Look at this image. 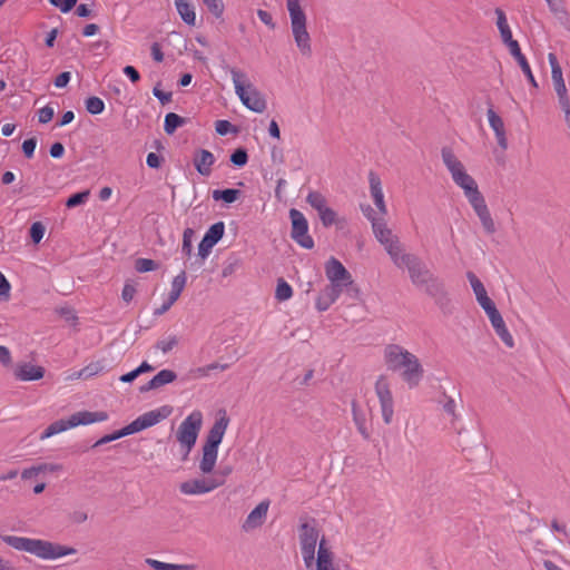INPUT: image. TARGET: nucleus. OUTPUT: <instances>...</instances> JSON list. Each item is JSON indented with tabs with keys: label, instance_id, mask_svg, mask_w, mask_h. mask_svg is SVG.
<instances>
[{
	"label": "nucleus",
	"instance_id": "obj_33",
	"mask_svg": "<svg viewBox=\"0 0 570 570\" xmlns=\"http://www.w3.org/2000/svg\"><path fill=\"white\" fill-rule=\"evenodd\" d=\"M187 282V276L184 271H181L177 276L174 277L171 282V289L168 295L171 298V302H176L180 294L183 293Z\"/></svg>",
	"mask_w": 570,
	"mask_h": 570
},
{
	"label": "nucleus",
	"instance_id": "obj_52",
	"mask_svg": "<svg viewBox=\"0 0 570 570\" xmlns=\"http://www.w3.org/2000/svg\"><path fill=\"white\" fill-rule=\"evenodd\" d=\"M494 332L507 346L512 347L514 345L513 337L505 324L501 327L495 328Z\"/></svg>",
	"mask_w": 570,
	"mask_h": 570
},
{
	"label": "nucleus",
	"instance_id": "obj_58",
	"mask_svg": "<svg viewBox=\"0 0 570 570\" xmlns=\"http://www.w3.org/2000/svg\"><path fill=\"white\" fill-rule=\"evenodd\" d=\"M135 294H136V287L135 285L131 283V282H127L125 285H124V288H122V292H121V298L126 302V303H129L132 301V298L135 297Z\"/></svg>",
	"mask_w": 570,
	"mask_h": 570
},
{
	"label": "nucleus",
	"instance_id": "obj_57",
	"mask_svg": "<svg viewBox=\"0 0 570 570\" xmlns=\"http://www.w3.org/2000/svg\"><path fill=\"white\" fill-rule=\"evenodd\" d=\"M550 11L557 16L566 14V8L563 6V0H546Z\"/></svg>",
	"mask_w": 570,
	"mask_h": 570
},
{
	"label": "nucleus",
	"instance_id": "obj_47",
	"mask_svg": "<svg viewBox=\"0 0 570 570\" xmlns=\"http://www.w3.org/2000/svg\"><path fill=\"white\" fill-rule=\"evenodd\" d=\"M230 161L237 166V167H243L247 164L248 161V155H247V151L243 148H238L236 149L232 155H230Z\"/></svg>",
	"mask_w": 570,
	"mask_h": 570
},
{
	"label": "nucleus",
	"instance_id": "obj_62",
	"mask_svg": "<svg viewBox=\"0 0 570 570\" xmlns=\"http://www.w3.org/2000/svg\"><path fill=\"white\" fill-rule=\"evenodd\" d=\"M71 75L69 71H63L60 75H58L55 79V86L57 88H65L69 81H70Z\"/></svg>",
	"mask_w": 570,
	"mask_h": 570
},
{
	"label": "nucleus",
	"instance_id": "obj_40",
	"mask_svg": "<svg viewBox=\"0 0 570 570\" xmlns=\"http://www.w3.org/2000/svg\"><path fill=\"white\" fill-rule=\"evenodd\" d=\"M548 61L551 67V77H552L553 83L562 81L563 80L562 69L559 65L557 56L553 52H550L548 55Z\"/></svg>",
	"mask_w": 570,
	"mask_h": 570
},
{
	"label": "nucleus",
	"instance_id": "obj_5",
	"mask_svg": "<svg viewBox=\"0 0 570 570\" xmlns=\"http://www.w3.org/2000/svg\"><path fill=\"white\" fill-rule=\"evenodd\" d=\"M228 424L229 417L226 415V412H223V415L215 421L208 431L203 445V456L199 462V470L204 474H209L214 471L218 455V446L222 443Z\"/></svg>",
	"mask_w": 570,
	"mask_h": 570
},
{
	"label": "nucleus",
	"instance_id": "obj_20",
	"mask_svg": "<svg viewBox=\"0 0 570 570\" xmlns=\"http://www.w3.org/2000/svg\"><path fill=\"white\" fill-rule=\"evenodd\" d=\"M315 570H337L334 563V553L322 538L318 542L317 557L314 560Z\"/></svg>",
	"mask_w": 570,
	"mask_h": 570
},
{
	"label": "nucleus",
	"instance_id": "obj_44",
	"mask_svg": "<svg viewBox=\"0 0 570 570\" xmlns=\"http://www.w3.org/2000/svg\"><path fill=\"white\" fill-rule=\"evenodd\" d=\"M89 195H90L89 190L76 193L67 199L66 206L68 208H73L76 206L82 205L87 202V199L89 198Z\"/></svg>",
	"mask_w": 570,
	"mask_h": 570
},
{
	"label": "nucleus",
	"instance_id": "obj_56",
	"mask_svg": "<svg viewBox=\"0 0 570 570\" xmlns=\"http://www.w3.org/2000/svg\"><path fill=\"white\" fill-rule=\"evenodd\" d=\"M37 147L36 138L26 139L22 142V151L27 158H32Z\"/></svg>",
	"mask_w": 570,
	"mask_h": 570
},
{
	"label": "nucleus",
	"instance_id": "obj_23",
	"mask_svg": "<svg viewBox=\"0 0 570 570\" xmlns=\"http://www.w3.org/2000/svg\"><path fill=\"white\" fill-rule=\"evenodd\" d=\"M487 116H488L489 125L492 128V130L494 131L498 145L502 149H507L508 139L505 136V128H504V122H503L502 118L499 115H497L493 109H489L487 112Z\"/></svg>",
	"mask_w": 570,
	"mask_h": 570
},
{
	"label": "nucleus",
	"instance_id": "obj_4",
	"mask_svg": "<svg viewBox=\"0 0 570 570\" xmlns=\"http://www.w3.org/2000/svg\"><path fill=\"white\" fill-rule=\"evenodd\" d=\"M294 42L304 57L312 55V38L307 30V16L301 0H286Z\"/></svg>",
	"mask_w": 570,
	"mask_h": 570
},
{
	"label": "nucleus",
	"instance_id": "obj_28",
	"mask_svg": "<svg viewBox=\"0 0 570 570\" xmlns=\"http://www.w3.org/2000/svg\"><path fill=\"white\" fill-rule=\"evenodd\" d=\"M229 366H230V364H228V363L213 362L205 366H199V367L190 370L189 375L193 379H200V377H205V376H210L216 371H225V370L229 368Z\"/></svg>",
	"mask_w": 570,
	"mask_h": 570
},
{
	"label": "nucleus",
	"instance_id": "obj_34",
	"mask_svg": "<svg viewBox=\"0 0 570 570\" xmlns=\"http://www.w3.org/2000/svg\"><path fill=\"white\" fill-rule=\"evenodd\" d=\"M146 563L149 564L154 570H194V564H174L166 563L155 559H147Z\"/></svg>",
	"mask_w": 570,
	"mask_h": 570
},
{
	"label": "nucleus",
	"instance_id": "obj_29",
	"mask_svg": "<svg viewBox=\"0 0 570 570\" xmlns=\"http://www.w3.org/2000/svg\"><path fill=\"white\" fill-rule=\"evenodd\" d=\"M414 259V268L411 269V266L407 264H395L397 267H406L413 283H425L429 279V272L424 268L422 263L413 256Z\"/></svg>",
	"mask_w": 570,
	"mask_h": 570
},
{
	"label": "nucleus",
	"instance_id": "obj_45",
	"mask_svg": "<svg viewBox=\"0 0 570 570\" xmlns=\"http://www.w3.org/2000/svg\"><path fill=\"white\" fill-rule=\"evenodd\" d=\"M158 265L149 258H138L135 262V268L139 273H147L157 269Z\"/></svg>",
	"mask_w": 570,
	"mask_h": 570
},
{
	"label": "nucleus",
	"instance_id": "obj_42",
	"mask_svg": "<svg viewBox=\"0 0 570 570\" xmlns=\"http://www.w3.org/2000/svg\"><path fill=\"white\" fill-rule=\"evenodd\" d=\"M86 109L91 115H99L105 110V102L99 97H90L86 100Z\"/></svg>",
	"mask_w": 570,
	"mask_h": 570
},
{
	"label": "nucleus",
	"instance_id": "obj_54",
	"mask_svg": "<svg viewBox=\"0 0 570 570\" xmlns=\"http://www.w3.org/2000/svg\"><path fill=\"white\" fill-rule=\"evenodd\" d=\"M144 429L141 428L140 423H139V420L138 417L135 419L131 423H129L128 425L124 426L122 429L119 430V434H121V436H127V435H130V434H134V433H138L140 431H142Z\"/></svg>",
	"mask_w": 570,
	"mask_h": 570
},
{
	"label": "nucleus",
	"instance_id": "obj_63",
	"mask_svg": "<svg viewBox=\"0 0 570 570\" xmlns=\"http://www.w3.org/2000/svg\"><path fill=\"white\" fill-rule=\"evenodd\" d=\"M215 129H216L217 134L224 136L230 131L232 124L228 120H217L215 122Z\"/></svg>",
	"mask_w": 570,
	"mask_h": 570
},
{
	"label": "nucleus",
	"instance_id": "obj_49",
	"mask_svg": "<svg viewBox=\"0 0 570 570\" xmlns=\"http://www.w3.org/2000/svg\"><path fill=\"white\" fill-rule=\"evenodd\" d=\"M214 246L215 244L213 242L207 239L205 236L203 237L202 242L198 245V256L202 258L203 262L208 257Z\"/></svg>",
	"mask_w": 570,
	"mask_h": 570
},
{
	"label": "nucleus",
	"instance_id": "obj_17",
	"mask_svg": "<svg viewBox=\"0 0 570 570\" xmlns=\"http://www.w3.org/2000/svg\"><path fill=\"white\" fill-rule=\"evenodd\" d=\"M494 12L497 16V27L500 31L501 39L503 43L508 47L509 51L511 52L520 48L519 42L514 40L512 37V31L508 23V19L504 11L500 8H497Z\"/></svg>",
	"mask_w": 570,
	"mask_h": 570
},
{
	"label": "nucleus",
	"instance_id": "obj_46",
	"mask_svg": "<svg viewBox=\"0 0 570 570\" xmlns=\"http://www.w3.org/2000/svg\"><path fill=\"white\" fill-rule=\"evenodd\" d=\"M352 410H353V415H354V422H355V424L357 426L358 432L362 434V436L364 439L367 440L370 438V433H368V431L366 429V425H365V419L357 414L355 402L352 403Z\"/></svg>",
	"mask_w": 570,
	"mask_h": 570
},
{
	"label": "nucleus",
	"instance_id": "obj_12",
	"mask_svg": "<svg viewBox=\"0 0 570 570\" xmlns=\"http://www.w3.org/2000/svg\"><path fill=\"white\" fill-rule=\"evenodd\" d=\"M375 393L380 401L383 421L385 424H391L394 415V399L386 376H379L375 382Z\"/></svg>",
	"mask_w": 570,
	"mask_h": 570
},
{
	"label": "nucleus",
	"instance_id": "obj_8",
	"mask_svg": "<svg viewBox=\"0 0 570 570\" xmlns=\"http://www.w3.org/2000/svg\"><path fill=\"white\" fill-rule=\"evenodd\" d=\"M325 275L330 282L327 287L337 289L341 294L344 291H354L358 293L357 287L354 285L353 277L351 273L345 268V266L335 257H331L325 263Z\"/></svg>",
	"mask_w": 570,
	"mask_h": 570
},
{
	"label": "nucleus",
	"instance_id": "obj_64",
	"mask_svg": "<svg viewBox=\"0 0 570 570\" xmlns=\"http://www.w3.org/2000/svg\"><path fill=\"white\" fill-rule=\"evenodd\" d=\"M146 163L150 168H159L161 165V157L156 153H149Z\"/></svg>",
	"mask_w": 570,
	"mask_h": 570
},
{
	"label": "nucleus",
	"instance_id": "obj_1",
	"mask_svg": "<svg viewBox=\"0 0 570 570\" xmlns=\"http://www.w3.org/2000/svg\"><path fill=\"white\" fill-rule=\"evenodd\" d=\"M442 161L449 171L453 183L462 189L465 198L479 217L482 227L488 234L495 232V225L491 217L483 195L479 190L476 180L468 173L464 164L450 148L441 151Z\"/></svg>",
	"mask_w": 570,
	"mask_h": 570
},
{
	"label": "nucleus",
	"instance_id": "obj_10",
	"mask_svg": "<svg viewBox=\"0 0 570 570\" xmlns=\"http://www.w3.org/2000/svg\"><path fill=\"white\" fill-rule=\"evenodd\" d=\"M389 368L397 373L410 389L417 386L424 374L419 358H389Z\"/></svg>",
	"mask_w": 570,
	"mask_h": 570
},
{
	"label": "nucleus",
	"instance_id": "obj_31",
	"mask_svg": "<svg viewBox=\"0 0 570 570\" xmlns=\"http://www.w3.org/2000/svg\"><path fill=\"white\" fill-rule=\"evenodd\" d=\"M70 428H73L70 424V417L68 420H58L51 423L40 435L41 440L51 438L58 433H61Z\"/></svg>",
	"mask_w": 570,
	"mask_h": 570
},
{
	"label": "nucleus",
	"instance_id": "obj_53",
	"mask_svg": "<svg viewBox=\"0 0 570 570\" xmlns=\"http://www.w3.org/2000/svg\"><path fill=\"white\" fill-rule=\"evenodd\" d=\"M494 332L507 346L512 347L514 345L513 337L505 324L501 327L495 328Z\"/></svg>",
	"mask_w": 570,
	"mask_h": 570
},
{
	"label": "nucleus",
	"instance_id": "obj_19",
	"mask_svg": "<svg viewBox=\"0 0 570 570\" xmlns=\"http://www.w3.org/2000/svg\"><path fill=\"white\" fill-rule=\"evenodd\" d=\"M269 508L268 501H262L258 503L247 515L246 520L244 521L242 528L244 531H250L258 527H261L267 515V511Z\"/></svg>",
	"mask_w": 570,
	"mask_h": 570
},
{
	"label": "nucleus",
	"instance_id": "obj_25",
	"mask_svg": "<svg viewBox=\"0 0 570 570\" xmlns=\"http://www.w3.org/2000/svg\"><path fill=\"white\" fill-rule=\"evenodd\" d=\"M106 368V365L102 364V361L98 360L96 362H91L86 367L79 370V371H71L67 379L68 380H87L100 372H102Z\"/></svg>",
	"mask_w": 570,
	"mask_h": 570
},
{
	"label": "nucleus",
	"instance_id": "obj_59",
	"mask_svg": "<svg viewBox=\"0 0 570 570\" xmlns=\"http://www.w3.org/2000/svg\"><path fill=\"white\" fill-rule=\"evenodd\" d=\"M49 1L52 6L59 8L62 12L70 11L77 2V0H49Z\"/></svg>",
	"mask_w": 570,
	"mask_h": 570
},
{
	"label": "nucleus",
	"instance_id": "obj_16",
	"mask_svg": "<svg viewBox=\"0 0 570 570\" xmlns=\"http://www.w3.org/2000/svg\"><path fill=\"white\" fill-rule=\"evenodd\" d=\"M45 373L43 366L32 362H20L13 368V376L19 381H38L45 376Z\"/></svg>",
	"mask_w": 570,
	"mask_h": 570
},
{
	"label": "nucleus",
	"instance_id": "obj_51",
	"mask_svg": "<svg viewBox=\"0 0 570 570\" xmlns=\"http://www.w3.org/2000/svg\"><path fill=\"white\" fill-rule=\"evenodd\" d=\"M485 314H487L493 330L501 327L505 324L503 317L501 316V314L497 307L487 312Z\"/></svg>",
	"mask_w": 570,
	"mask_h": 570
},
{
	"label": "nucleus",
	"instance_id": "obj_14",
	"mask_svg": "<svg viewBox=\"0 0 570 570\" xmlns=\"http://www.w3.org/2000/svg\"><path fill=\"white\" fill-rule=\"evenodd\" d=\"M306 202L317 212L320 219L325 227L336 223V213L327 206L326 197L320 191H311L306 197Z\"/></svg>",
	"mask_w": 570,
	"mask_h": 570
},
{
	"label": "nucleus",
	"instance_id": "obj_39",
	"mask_svg": "<svg viewBox=\"0 0 570 570\" xmlns=\"http://www.w3.org/2000/svg\"><path fill=\"white\" fill-rule=\"evenodd\" d=\"M225 232V225L223 222L215 223L209 227V229L206 232L205 237L213 242L215 245L218 240L222 239Z\"/></svg>",
	"mask_w": 570,
	"mask_h": 570
},
{
	"label": "nucleus",
	"instance_id": "obj_15",
	"mask_svg": "<svg viewBox=\"0 0 570 570\" xmlns=\"http://www.w3.org/2000/svg\"><path fill=\"white\" fill-rule=\"evenodd\" d=\"M368 189L370 197L375 205V213L379 217H385L387 215V205L384 197L383 185L380 176L374 173H368Z\"/></svg>",
	"mask_w": 570,
	"mask_h": 570
},
{
	"label": "nucleus",
	"instance_id": "obj_41",
	"mask_svg": "<svg viewBox=\"0 0 570 570\" xmlns=\"http://www.w3.org/2000/svg\"><path fill=\"white\" fill-rule=\"evenodd\" d=\"M194 230L191 228H186L183 233V244H181V253L189 258L193 253V238Z\"/></svg>",
	"mask_w": 570,
	"mask_h": 570
},
{
	"label": "nucleus",
	"instance_id": "obj_21",
	"mask_svg": "<svg viewBox=\"0 0 570 570\" xmlns=\"http://www.w3.org/2000/svg\"><path fill=\"white\" fill-rule=\"evenodd\" d=\"M194 166L196 170L205 177H208L212 174V167L216 161V158L213 153L207 149H199L194 155Z\"/></svg>",
	"mask_w": 570,
	"mask_h": 570
},
{
	"label": "nucleus",
	"instance_id": "obj_37",
	"mask_svg": "<svg viewBox=\"0 0 570 570\" xmlns=\"http://www.w3.org/2000/svg\"><path fill=\"white\" fill-rule=\"evenodd\" d=\"M208 12L216 19H220L225 12L224 0H202Z\"/></svg>",
	"mask_w": 570,
	"mask_h": 570
},
{
	"label": "nucleus",
	"instance_id": "obj_50",
	"mask_svg": "<svg viewBox=\"0 0 570 570\" xmlns=\"http://www.w3.org/2000/svg\"><path fill=\"white\" fill-rule=\"evenodd\" d=\"M178 341L175 336H169L157 344V348L160 353L166 354L173 351V348L177 345Z\"/></svg>",
	"mask_w": 570,
	"mask_h": 570
},
{
	"label": "nucleus",
	"instance_id": "obj_26",
	"mask_svg": "<svg viewBox=\"0 0 570 570\" xmlns=\"http://www.w3.org/2000/svg\"><path fill=\"white\" fill-rule=\"evenodd\" d=\"M340 296L341 293L337 292V289L330 288L326 286L316 298L315 306L317 311H327L331 307V305L338 299Z\"/></svg>",
	"mask_w": 570,
	"mask_h": 570
},
{
	"label": "nucleus",
	"instance_id": "obj_7",
	"mask_svg": "<svg viewBox=\"0 0 570 570\" xmlns=\"http://www.w3.org/2000/svg\"><path fill=\"white\" fill-rule=\"evenodd\" d=\"M203 425V413L198 410L193 411L178 426L176 439L183 452V461L187 460L189 453L196 444L198 434Z\"/></svg>",
	"mask_w": 570,
	"mask_h": 570
},
{
	"label": "nucleus",
	"instance_id": "obj_43",
	"mask_svg": "<svg viewBox=\"0 0 570 570\" xmlns=\"http://www.w3.org/2000/svg\"><path fill=\"white\" fill-rule=\"evenodd\" d=\"M466 277H468L469 283H470V285H471V287L473 289L475 298L487 294V289H485V287L483 285V283L476 277V275L474 273L469 272L466 274Z\"/></svg>",
	"mask_w": 570,
	"mask_h": 570
},
{
	"label": "nucleus",
	"instance_id": "obj_13",
	"mask_svg": "<svg viewBox=\"0 0 570 570\" xmlns=\"http://www.w3.org/2000/svg\"><path fill=\"white\" fill-rule=\"evenodd\" d=\"M224 484V479L202 478L180 483L179 490L187 495L205 494Z\"/></svg>",
	"mask_w": 570,
	"mask_h": 570
},
{
	"label": "nucleus",
	"instance_id": "obj_18",
	"mask_svg": "<svg viewBox=\"0 0 570 570\" xmlns=\"http://www.w3.org/2000/svg\"><path fill=\"white\" fill-rule=\"evenodd\" d=\"M173 411H174V409L171 405H163L158 409L148 411V412L139 415L138 420H139L141 428L145 430V429L151 428V426L158 424L159 422H161L163 420H166L167 417H169L171 415Z\"/></svg>",
	"mask_w": 570,
	"mask_h": 570
},
{
	"label": "nucleus",
	"instance_id": "obj_2",
	"mask_svg": "<svg viewBox=\"0 0 570 570\" xmlns=\"http://www.w3.org/2000/svg\"><path fill=\"white\" fill-rule=\"evenodd\" d=\"M363 215L370 220L373 234L377 242L384 246L394 264H407L414 268L413 255L404 253L400 239L387 227L385 217L376 216L374 208L370 205L361 206Z\"/></svg>",
	"mask_w": 570,
	"mask_h": 570
},
{
	"label": "nucleus",
	"instance_id": "obj_27",
	"mask_svg": "<svg viewBox=\"0 0 570 570\" xmlns=\"http://www.w3.org/2000/svg\"><path fill=\"white\" fill-rule=\"evenodd\" d=\"M175 7L179 17L186 24L190 27H194L196 24L195 7L188 0L179 2L176 1Z\"/></svg>",
	"mask_w": 570,
	"mask_h": 570
},
{
	"label": "nucleus",
	"instance_id": "obj_32",
	"mask_svg": "<svg viewBox=\"0 0 570 570\" xmlns=\"http://www.w3.org/2000/svg\"><path fill=\"white\" fill-rule=\"evenodd\" d=\"M438 403L442 406L443 412L452 419V421H455L459 417L456 414V402L452 396L443 392L439 397Z\"/></svg>",
	"mask_w": 570,
	"mask_h": 570
},
{
	"label": "nucleus",
	"instance_id": "obj_6",
	"mask_svg": "<svg viewBox=\"0 0 570 570\" xmlns=\"http://www.w3.org/2000/svg\"><path fill=\"white\" fill-rule=\"evenodd\" d=\"M230 76L235 92L242 104L254 112H264L267 107L266 100L259 90L247 79L246 73L239 69L232 68Z\"/></svg>",
	"mask_w": 570,
	"mask_h": 570
},
{
	"label": "nucleus",
	"instance_id": "obj_48",
	"mask_svg": "<svg viewBox=\"0 0 570 570\" xmlns=\"http://www.w3.org/2000/svg\"><path fill=\"white\" fill-rule=\"evenodd\" d=\"M46 228L40 222H36L31 225L30 237L33 243L38 244L45 236Z\"/></svg>",
	"mask_w": 570,
	"mask_h": 570
},
{
	"label": "nucleus",
	"instance_id": "obj_38",
	"mask_svg": "<svg viewBox=\"0 0 570 570\" xmlns=\"http://www.w3.org/2000/svg\"><path fill=\"white\" fill-rule=\"evenodd\" d=\"M293 296V289L291 285L284 281L278 279L276 291H275V297L279 302H284L289 299Z\"/></svg>",
	"mask_w": 570,
	"mask_h": 570
},
{
	"label": "nucleus",
	"instance_id": "obj_61",
	"mask_svg": "<svg viewBox=\"0 0 570 570\" xmlns=\"http://www.w3.org/2000/svg\"><path fill=\"white\" fill-rule=\"evenodd\" d=\"M476 302L479 303V305L483 308V311L485 313L495 308V304L489 297L488 293L482 296L476 297Z\"/></svg>",
	"mask_w": 570,
	"mask_h": 570
},
{
	"label": "nucleus",
	"instance_id": "obj_36",
	"mask_svg": "<svg viewBox=\"0 0 570 570\" xmlns=\"http://www.w3.org/2000/svg\"><path fill=\"white\" fill-rule=\"evenodd\" d=\"M183 124L184 119L179 115L175 112H169L165 117L164 129L168 135H171Z\"/></svg>",
	"mask_w": 570,
	"mask_h": 570
},
{
	"label": "nucleus",
	"instance_id": "obj_55",
	"mask_svg": "<svg viewBox=\"0 0 570 570\" xmlns=\"http://www.w3.org/2000/svg\"><path fill=\"white\" fill-rule=\"evenodd\" d=\"M55 115V109L50 106H45L38 110V121L40 124L49 122Z\"/></svg>",
	"mask_w": 570,
	"mask_h": 570
},
{
	"label": "nucleus",
	"instance_id": "obj_22",
	"mask_svg": "<svg viewBox=\"0 0 570 570\" xmlns=\"http://www.w3.org/2000/svg\"><path fill=\"white\" fill-rule=\"evenodd\" d=\"M106 420H108V413L105 411H80L70 416V424L76 428L78 425H87L96 422H104Z\"/></svg>",
	"mask_w": 570,
	"mask_h": 570
},
{
	"label": "nucleus",
	"instance_id": "obj_30",
	"mask_svg": "<svg viewBox=\"0 0 570 570\" xmlns=\"http://www.w3.org/2000/svg\"><path fill=\"white\" fill-rule=\"evenodd\" d=\"M510 53L513 56V58L519 63L520 68L522 69L525 77L528 78L529 82L533 87H538V82L532 73L531 67H530L525 56L521 52V49L518 48V49L511 51Z\"/></svg>",
	"mask_w": 570,
	"mask_h": 570
},
{
	"label": "nucleus",
	"instance_id": "obj_3",
	"mask_svg": "<svg viewBox=\"0 0 570 570\" xmlns=\"http://www.w3.org/2000/svg\"><path fill=\"white\" fill-rule=\"evenodd\" d=\"M2 542L16 550L29 552L43 560H55L77 552L72 547L17 535H2Z\"/></svg>",
	"mask_w": 570,
	"mask_h": 570
},
{
	"label": "nucleus",
	"instance_id": "obj_24",
	"mask_svg": "<svg viewBox=\"0 0 570 570\" xmlns=\"http://www.w3.org/2000/svg\"><path fill=\"white\" fill-rule=\"evenodd\" d=\"M177 375L171 370H161L158 372L147 384L141 385L139 391L141 393L148 392L150 390H155L161 387L168 383H171L176 380Z\"/></svg>",
	"mask_w": 570,
	"mask_h": 570
},
{
	"label": "nucleus",
	"instance_id": "obj_60",
	"mask_svg": "<svg viewBox=\"0 0 570 570\" xmlns=\"http://www.w3.org/2000/svg\"><path fill=\"white\" fill-rule=\"evenodd\" d=\"M385 356H411V354L399 345H390L386 347Z\"/></svg>",
	"mask_w": 570,
	"mask_h": 570
},
{
	"label": "nucleus",
	"instance_id": "obj_11",
	"mask_svg": "<svg viewBox=\"0 0 570 570\" xmlns=\"http://www.w3.org/2000/svg\"><path fill=\"white\" fill-rule=\"evenodd\" d=\"M292 223L291 236L303 248L311 249L314 247V240L308 234V223L303 213L292 208L289 210Z\"/></svg>",
	"mask_w": 570,
	"mask_h": 570
},
{
	"label": "nucleus",
	"instance_id": "obj_35",
	"mask_svg": "<svg viewBox=\"0 0 570 570\" xmlns=\"http://www.w3.org/2000/svg\"><path fill=\"white\" fill-rule=\"evenodd\" d=\"M240 195V191L238 189H232V188H228V189H223V190H214L213 191V198L215 200H223L227 204H232L234 202L237 200V198L239 197Z\"/></svg>",
	"mask_w": 570,
	"mask_h": 570
},
{
	"label": "nucleus",
	"instance_id": "obj_9",
	"mask_svg": "<svg viewBox=\"0 0 570 570\" xmlns=\"http://www.w3.org/2000/svg\"><path fill=\"white\" fill-rule=\"evenodd\" d=\"M318 529L314 519L301 523L298 528V539L304 564L307 569H313L315 560V549L318 541Z\"/></svg>",
	"mask_w": 570,
	"mask_h": 570
}]
</instances>
